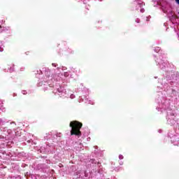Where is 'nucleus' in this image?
<instances>
[{
  "label": "nucleus",
  "instance_id": "nucleus-1",
  "mask_svg": "<svg viewBox=\"0 0 179 179\" xmlns=\"http://www.w3.org/2000/svg\"><path fill=\"white\" fill-rule=\"evenodd\" d=\"M69 127L71 128V135H75L78 138L82 136V131H80V129L83 127V124L82 122L74 120L70 122Z\"/></svg>",
  "mask_w": 179,
  "mask_h": 179
},
{
  "label": "nucleus",
  "instance_id": "nucleus-2",
  "mask_svg": "<svg viewBox=\"0 0 179 179\" xmlns=\"http://www.w3.org/2000/svg\"><path fill=\"white\" fill-rule=\"evenodd\" d=\"M119 159H120V160H122V159H124V156L123 155H119Z\"/></svg>",
  "mask_w": 179,
  "mask_h": 179
},
{
  "label": "nucleus",
  "instance_id": "nucleus-3",
  "mask_svg": "<svg viewBox=\"0 0 179 179\" xmlns=\"http://www.w3.org/2000/svg\"><path fill=\"white\" fill-rule=\"evenodd\" d=\"M52 66H57V64H52Z\"/></svg>",
  "mask_w": 179,
  "mask_h": 179
},
{
  "label": "nucleus",
  "instance_id": "nucleus-4",
  "mask_svg": "<svg viewBox=\"0 0 179 179\" xmlns=\"http://www.w3.org/2000/svg\"><path fill=\"white\" fill-rule=\"evenodd\" d=\"M0 29H2V27H1V26H0Z\"/></svg>",
  "mask_w": 179,
  "mask_h": 179
}]
</instances>
